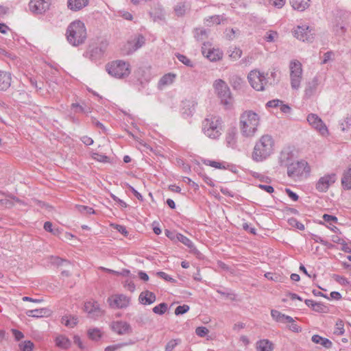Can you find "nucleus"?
I'll return each mask as SVG.
<instances>
[{
  "label": "nucleus",
  "mask_w": 351,
  "mask_h": 351,
  "mask_svg": "<svg viewBox=\"0 0 351 351\" xmlns=\"http://www.w3.org/2000/svg\"><path fill=\"white\" fill-rule=\"evenodd\" d=\"M271 315L272 318L278 322L286 323V322L293 321V317L282 314V313L277 310H271Z\"/></svg>",
  "instance_id": "27"
},
{
  "label": "nucleus",
  "mask_w": 351,
  "mask_h": 351,
  "mask_svg": "<svg viewBox=\"0 0 351 351\" xmlns=\"http://www.w3.org/2000/svg\"><path fill=\"white\" fill-rule=\"evenodd\" d=\"M226 142L228 147H234L237 143V132L235 129L229 130L226 136Z\"/></svg>",
  "instance_id": "32"
},
{
  "label": "nucleus",
  "mask_w": 351,
  "mask_h": 351,
  "mask_svg": "<svg viewBox=\"0 0 351 351\" xmlns=\"http://www.w3.org/2000/svg\"><path fill=\"white\" fill-rule=\"evenodd\" d=\"M150 66H143L136 71V77L137 80L140 82L141 84H143V82H147L151 79V71Z\"/></svg>",
  "instance_id": "18"
},
{
  "label": "nucleus",
  "mask_w": 351,
  "mask_h": 351,
  "mask_svg": "<svg viewBox=\"0 0 351 351\" xmlns=\"http://www.w3.org/2000/svg\"><path fill=\"white\" fill-rule=\"evenodd\" d=\"M188 6L184 2L178 3L174 7V12L178 16H182L188 10Z\"/></svg>",
  "instance_id": "36"
},
{
  "label": "nucleus",
  "mask_w": 351,
  "mask_h": 351,
  "mask_svg": "<svg viewBox=\"0 0 351 351\" xmlns=\"http://www.w3.org/2000/svg\"><path fill=\"white\" fill-rule=\"evenodd\" d=\"M312 341L315 343H319L326 348H330L332 343L327 338H324L318 335H314L311 339Z\"/></svg>",
  "instance_id": "30"
},
{
  "label": "nucleus",
  "mask_w": 351,
  "mask_h": 351,
  "mask_svg": "<svg viewBox=\"0 0 351 351\" xmlns=\"http://www.w3.org/2000/svg\"><path fill=\"white\" fill-rule=\"evenodd\" d=\"M275 142L273 137L264 134L256 142L252 153V159L260 162L267 159L274 152Z\"/></svg>",
  "instance_id": "2"
},
{
  "label": "nucleus",
  "mask_w": 351,
  "mask_h": 351,
  "mask_svg": "<svg viewBox=\"0 0 351 351\" xmlns=\"http://www.w3.org/2000/svg\"><path fill=\"white\" fill-rule=\"evenodd\" d=\"M109 75L116 78H123L130 74V64L123 60L112 61L106 66Z\"/></svg>",
  "instance_id": "6"
},
{
  "label": "nucleus",
  "mask_w": 351,
  "mask_h": 351,
  "mask_svg": "<svg viewBox=\"0 0 351 351\" xmlns=\"http://www.w3.org/2000/svg\"><path fill=\"white\" fill-rule=\"evenodd\" d=\"M76 208L79 212L83 214L92 215L95 214V210L91 208L84 205H76Z\"/></svg>",
  "instance_id": "44"
},
{
  "label": "nucleus",
  "mask_w": 351,
  "mask_h": 351,
  "mask_svg": "<svg viewBox=\"0 0 351 351\" xmlns=\"http://www.w3.org/2000/svg\"><path fill=\"white\" fill-rule=\"evenodd\" d=\"M11 331L16 341H20L24 337L23 333L19 330L12 329Z\"/></svg>",
  "instance_id": "62"
},
{
  "label": "nucleus",
  "mask_w": 351,
  "mask_h": 351,
  "mask_svg": "<svg viewBox=\"0 0 351 351\" xmlns=\"http://www.w3.org/2000/svg\"><path fill=\"white\" fill-rule=\"evenodd\" d=\"M261 125V117L253 110L243 112L239 117V127L241 135L245 138L254 137Z\"/></svg>",
  "instance_id": "1"
},
{
  "label": "nucleus",
  "mask_w": 351,
  "mask_h": 351,
  "mask_svg": "<svg viewBox=\"0 0 351 351\" xmlns=\"http://www.w3.org/2000/svg\"><path fill=\"white\" fill-rule=\"evenodd\" d=\"M287 169L288 176L295 180L300 179L310 171L308 163L304 160H295Z\"/></svg>",
  "instance_id": "7"
},
{
  "label": "nucleus",
  "mask_w": 351,
  "mask_h": 351,
  "mask_svg": "<svg viewBox=\"0 0 351 351\" xmlns=\"http://www.w3.org/2000/svg\"><path fill=\"white\" fill-rule=\"evenodd\" d=\"M294 154L289 147L283 149L279 156V163L280 166L287 167L295 161Z\"/></svg>",
  "instance_id": "17"
},
{
  "label": "nucleus",
  "mask_w": 351,
  "mask_h": 351,
  "mask_svg": "<svg viewBox=\"0 0 351 351\" xmlns=\"http://www.w3.org/2000/svg\"><path fill=\"white\" fill-rule=\"evenodd\" d=\"M118 232L123 234L124 236L127 237L128 235V232L126 230V228L124 226L122 225H112Z\"/></svg>",
  "instance_id": "64"
},
{
  "label": "nucleus",
  "mask_w": 351,
  "mask_h": 351,
  "mask_svg": "<svg viewBox=\"0 0 351 351\" xmlns=\"http://www.w3.org/2000/svg\"><path fill=\"white\" fill-rule=\"evenodd\" d=\"M62 323L66 326L73 328L78 323V317L73 315H64L62 317Z\"/></svg>",
  "instance_id": "31"
},
{
  "label": "nucleus",
  "mask_w": 351,
  "mask_h": 351,
  "mask_svg": "<svg viewBox=\"0 0 351 351\" xmlns=\"http://www.w3.org/2000/svg\"><path fill=\"white\" fill-rule=\"evenodd\" d=\"M332 29L337 35H342L346 32L345 24L342 22L340 23L339 20L336 19L333 25Z\"/></svg>",
  "instance_id": "38"
},
{
  "label": "nucleus",
  "mask_w": 351,
  "mask_h": 351,
  "mask_svg": "<svg viewBox=\"0 0 351 351\" xmlns=\"http://www.w3.org/2000/svg\"><path fill=\"white\" fill-rule=\"evenodd\" d=\"M176 57L180 62H182L186 66H189V67L193 66V62H191V60L189 58H188L186 56L178 53L176 55Z\"/></svg>",
  "instance_id": "46"
},
{
  "label": "nucleus",
  "mask_w": 351,
  "mask_h": 351,
  "mask_svg": "<svg viewBox=\"0 0 351 351\" xmlns=\"http://www.w3.org/2000/svg\"><path fill=\"white\" fill-rule=\"evenodd\" d=\"M204 163L206 165H209L217 169H221L223 167L220 162L214 160H205Z\"/></svg>",
  "instance_id": "58"
},
{
  "label": "nucleus",
  "mask_w": 351,
  "mask_h": 351,
  "mask_svg": "<svg viewBox=\"0 0 351 351\" xmlns=\"http://www.w3.org/2000/svg\"><path fill=\"white\" fill-rule=\"evenodd\" d=\"M71 107L73 108H76L77 110H75V112H83V113H88L90 112L89 109H85L83 106H80V104L75 103L72 104Z\"/></svg>",
  "instance_id": "61"
},
{
  "label": "nucleus",
  "mask_w": 351,
  "mask_h": 351,
  "mask_svg": "<svg viewBox=\"0 0 351 351\" xmlns=\"http://www.w3.org/2000/svg\"><path fill=\"white\" fill-rule=\"evenodd\" d=\"M208 332V329L204 326L197 327L195 330L196 335L201 337L206 336Z\"/></svg>",
  "instance_id": "55"
},
{
  "label": "nucleus",
  "mask_w": 351,
  "mask_h": 351,
  "mask_svg": "<svg viewBox=\"0 0 351 351\" xmlns=\"http://www.w3.org/2000/svg\"><path fill=\"white\" fill-rule=\"evenodd\" d=\"M19 347L21 351H32L34 345L31 341H24L19 343Z\"/></svg>",
  "instance_id": "41"
},
{
  "label": "nucleus",
  "mask_w": 351,
  "mask_h": 351,
  "mask_svg": "<svg viewBox=\"0 0 351 351\" xmlns=\"http://www.w3.org/2000/svg\"><path fill=\"white\" fill-rule=\"evenodd\" d=\"M145 43V37L141 34H138L134 40L133 51L141 48L143 45H144Z\"/></svg>",
  "instance_id": "40"
},
{
  "label": "nucleus",
  "mask_w": 351,
  "mask_h": 351,
  "mask_svg": "<svg viewBox=\"0 0 351 351\" xmlns=\"http://www.w3.org/2000/svg\"><path fill=\"white\" fill-rule=\"evenodd\" d=\"M311 0H290L291 7L298 11H304L310 5Z\"/></svg>",
  "instance_id": "25"
},
{
  "label": "nucleus",
  "mask_w": 351,
  "mask_h": 351,
  "mask_svg": "<svg viewBox=\"0 0 351 351\" xmlns=\"http://www.w3.org/2000/svg\"><path fill=\"white\" fill-rule=\"evenodd\" d=\"M209 43H204L202 47V54L210 61H217L222 58L223 53L219 49L210 47Z\"/></svg>",
  "instance_id": "15"
},
{
  "label": "nucleus",
  "mask_w": 351,
  "mask_h": 351,
  "mask_svg": "<svg viewBox=\"0 0 351 351\" xmlns=\"http://www.w3.org/2000/svg\"><path fill=\"white\" fill-rule=\"evenodd\" d=\"M177 239L180 242L182 243L188 247H189L191 249L194 248V245H193V242L189 238L184 236L183 234H178Z\"/></svg>",
  "instance_id": "42"
},
{
  "label": "nucleus",
  "mask_w": 351,
  "mask_h": 351,
  "mask_svg": "<svg viewBox=\"0 0 351 351\" xmlns=\"http://www.w3.org/2000/svg\"><path fill=\"white\" fill-rule=\"evenodd\" d=\"M269 3L276 8H281L285 3V0H269Z\"/></svg>",
  "instance_id": "60"
},
{
  "label": "nucleus",
  "mask_w": 351,
  "mask_h": 351,
  "mask_svg": "<svg viewBox=\"0 0 351 351\" xmlns=\"http://www.w3.org/2000/svg\"><path fill=\"white\" fill-rule=\"evenodd\" d=\"M167 304L165 302L160 303V304L153 308V312L156 314L163 315L167 310Z\"/></svg>",
  "instance_id": "43"
},
{
  "label": "nucleus",
  "mask_w": 351,
  "mask_h": 351,
  "mask_svg": "<svg viewBox=\"0 0 351 351\" xmlns=\"http://www.w3.org/2000/svg\"><path fill=\"white\" fill-rule=\"evenodd\" d=\"M223 131V121L218 115H208L202 121V132L208 138L217 139Z\"/></svg>",
  "instance_id": "3"
},
{
  "label": "nucleus",
  "mask_w": 351,
  "mask_h": 351,
  "mask_svg": "<svg viewBox=\"0 0 351 351\" xmlns=\"http://www.w3.org/2000/svg\"><path fill=\"white\" fill-rule=\"evenodd\" d=\"M336 175L335 173L326 175L319 179L316 184V189L319 192H326L330 186L335 183Z\"/></svg>",
  "instance_id": "16"
},
{
  "label": "nucleus",
  "mask_w": 351,
  "mask_h": 351,
  "mask_svg": "<svg viewBox=\"0 0 351 351\" xmlns=\"http://www.w3.org/2000/svg\"><path fill=\"white\" fill-rule=\"evenodd\" d=\"M88 337L90 339L97 341L102 337V332L97 328H90L87 332Z\"/></svg>",
  "instance_id": "34"
},
{
  "label": "nucleus",
  "mask_w": 351,
  "mask_h": 351,
  "mask_svg": "<svg viewBox=\"0 0 351 351\" xmlns=\"http://www.w3.org/2000/svg\"><path fill=\"white\" fill-rule=\"evenodd\" d=\"M344 333L343 322L339 320L335 325L334 334L337 335H342Z\"/></svg>",
  "instance_id": "47"
},
{
  "label": "nucleus",
  "mask_w": 351,
  "mask_h": 351,
  "mask_svg": "<svg viewBox=\"0 0 351 351\" xmlns=\"http://www.w3.org/2000/svg\"><path fill=\"white\" fill-rule=\"evenodd\" d=\"M107 302L112 308H122L129 304L130 298L123 294H115L110 296Z\"/></svg>",
  "instance_id": "13"
},
{
  "label": "nucleus",
  "mask_w": 351,
  "mask_h": 351,
  "mask_svg": "<svg viewBox=\"0 0 351 351\" xmlns=\"http://www.w3.org/2000/svg\"><path fill=\"white\" fill-rule=\"evenodd\" d=\"M56 344L59 348L66 349L70 347L71 341L65 336L60 335L56 338Z\"/></svg>",
  "instance_id": "35"
},
{
  "label": "nucleus",
  "mask_w": 351,
  "mask_h": 351,
  "mask_svg": "<svg viewBox=\"0 0 351 351\" xmlns=\"http://www.w3.org/2000/svg\"><path fill=\"white\" fill-rule=\"evenodd\" d=\"M156 295L149 291L142 292L138 297L139 302L145 305L154 303L156 301Z\"/></svg>",
  "instance_id": "21"
},
{
  "label": "nucleus",
  "mask_w": 351,
  "mask_h": 351,
  "mask_svg": "<svg viewBox=\"0 0 351 351\" xmlns=\"http://www.w3.org/2000/svg\"><path fill=\"white\" fill-rule=\"evenodd\" d=\"M179 342L180 341L178 339H172L169 341L165 346V351H173Z\"/></svg>",
  "instance_id": "51"
},
{
  "label": "nucleus",
  "mask_w": 351,
  "mask_h": 351,
  "mask_svg": "<svg viewBox=\"0 0 351 351\" xmlns=\"http://www.w3.org/2000/svg\"><path fill=\"white\" fill-rule=\"evenodd\" d=\"M189 306L184 304L182 306H178L175 310V314L176 315H182L189 311Z\"/></svg>",
  "instance_id": "49"
},
{
  "label": "nucleus",
  "mask_w": 351,
  "mask_h": 351,
  "mask_svg": "<svg viewBox=\"0 0 351 351\" xmlns=\"http://www.w3.org/2000/svg\"><path fill=\"white\" fill-rule=\"evenodd\" d=\"M89 0H68L67 6L73 11H77L88 4Z\"/></svg>",
  "instance_id": "23"
},
{
  "label": "nucleus",
  "mask_w": 351,
  "mask_h": 351,
  "mask_svg": "<svg viewBox=\"0 0 351 351\" xmlns=\"http://www.w3.org/2000/svg\"><path fill=\"white\" fill-rule=\"evenodd\" d=\"M312 27L303 25L298 26L295 31V37L302 41L312 42L315 34Z\"/></svg>",
  "instance_id": "12"
},
{
  "label": "nucleus",
  "mask_w": 351,
  "mask_h": 351,
  "mask_svg": "<svg viewBox=\"0 0 351 351\" xmlns=\"http://www.w3.org/2000/svg\"><path fill=\"white\" fill-rule=\"evenodd\" d=\"M67 40L73 46L82 44L86 38V29L84 23L80 21L72 22L66 30Z\"/></svg>",
  "instance_id": "4"
},
{
  "label": "nucleus",
  "mask_w": 351,
  "mask_h": 351,
  "mask_svg": "<svg viewBox=\"0 0 351 351\" xmlns=\"http://www.w3.org/2000/svg\"><path fill=\"white\" fill-rule=\"evenodd\" d=\"M289 223L291 226L295 227L298 230H304V226L294 218L289 219Z\"/></svg>",
  "instance_id": "52"
},
{
  "label": "nucleus",
  "mask_w": 351,
  "mask_h": 351,
  "mask_svg": "<svg viewBox=\"0 0 351 351\" xmlns=\"http://www.w3.org/2000/svg\"><path fill=\"white\" fill-rule=\"evenodd\" d=\"M307 121L313 128L319 132L321 135L326 136L328 134L326 125L316 114H309L307 117Z\"/></svg>",
  "instance_id": "11"
},
{
  "label": "nucleus",
  "mask_w": 351,
  "mask_h": 351,
  "mask_svg": "<svg viewBox=\"0 0 351 351\" xmlns=\"http://www.w3.org/2000/svg\"><path fill=\"white\" fill-rule=\"evenodd\" d=\"M241 55L242 51L239 48L234 47L233 51L230 54V56L234 60H237L241 58Z\"/></svg>",
  "instance_id": "57"
},
{
  "label": "nucleus",
  "mask_w": 351,
  "mask_h": 351,
  "mask_svg": "<svg viewBox=\"0 0 351 351\" xmlns=\"http://www.w3.org/2000/svg\"><path fill=\"white\" fill-rule=\"evenodd\" d=\"M132 51V43L128 41L121 48V52L123 55H130Z\"/></svg>",
  "instance_id": "53"
},
{
  "label": "nucleus",
  "mask_w": 351,
  "mask_h": 351,
  "mask_svg": "<svg viewBox=\"0 0 351 351\" xmlns=\"http://www.w3.org/2000/svg\"><path fill=\"white\" fill-rule=\"evenodd\" d=\"M304 302L308 306L311 307L313 310L316 312L322 313L325 311L326 306L320 302H317L308 299L305 300Z\"/></svg>",
  "instance_id": "33"
},
{
  "label": "nucleus",
  "mask_w": 351,
  "mask_h": 351,
  "mask_svg": "<svg viewBox=\"0 0 351 351\" xmlns=\"http://www.w3.org/2000/svg\"><path fill=\"white\" fill-rule=\"evenodd\" d=\"M213 87L221 103L226 108H229L232 104L233 99L228 84L223 80L219 79L215 81Z\"/></svg>",
  "instance_id": "5"
},
{
  "label": "nucleus",
  "mask_w": 351,
  "mask_h": 351,
  "mask_svg": "<svg viewBox=\"0 0 351 351\" xmlns=\"http://www.w3.org/2000/svg\"><path fill=\"white\" fill-rule=\"evenodd\" d=\"M289 69L291 88L298 90L302 80V64L298 60H293L290 62Z\"/></svg>",
  "instance_id": "8"
},
{
  "label": "nucleus",
  "mask_w": 351,
  "mask_h": 351,
  "mask_svg": "<svg viewBox=\"0 0 351 351\" xmlns=\"http://www.w3.org/2000/svg\"><path fill=\"white\" fill-rule=\"evenodd\" d=\"M256 349L258 351H272L274 345L267 339H262L256 343Z\"/></svg>",
  "instance_id": "29"
},
{
  "label": "nucleus",
  "mask_w": 351,
  "mask_h": 351,
  "mask_svg": "<svg viewBox=\"0 0 351 351\" xmlns=\"http://www.w3.org/2000/svg\"><path fill=\"white\" fill-rule=\"evenodd\" d=\"M176 77V74H173L171 73L165 74L160 78V80L158 82V88L162 89L163 87L173 84V82L175 81Z\"/></svg>",
  "instance_id": "24"
},
{
  "label": "nucleus",
  "mask_w": 351,
  "mask_h": 351,
  "mask_svg": "<svg viewBox=\"0 0 351 351\" xmlns=\"http://www.w3.org/2000/svg\"><path fill=\"white\" fill-rule=\"evenodd\" d=\"M44 229L49 232L53 234L54 235H58L60 232L58 229H53V225L50 221H46L44 223Z\"/></svg>",
  "instance_id": "48"
},
{
  "label": "nucleus",
  "mask_w": 351,
  "mask_h": 351,
  "mask_svg": "<svg viewBox=\"0 0 351 351\" xmlns=\"http://www.w3.org/2000/svg\"><path fill=\"white\" fill-rule=\"evenodd\" d=\"M319 84V80L317 76L314 77L311 81L308 82L306 84L304 90V96L306 98H310L314 95L317 90Z\"/></svg>",
  "instance_id": "19"
},
{
  "label": "nucleus",
  "mask_w": 351,
  "mask_h": 351,
  "mask_svg": "<svg viewBox=\"0 0 351 351\" xmlns=\"http://www.w3.org/2000/svg\"><path fill=\"white\" fill-rule=\"evenodd\" d=\"M277 36L278 33L276 32L270 30L265 33L264 36V39L267 42L272 43L275 41Z\"/></svg>",
  "instance_id": "45"
},
{
  "label": "nucleus",
  "mask_w": 351,
  "mask_h": 351,
  "mask_svg": "<svg viewBox=\"0 0 351 351\" xmlns=\"http://www.w3.org/2000/svg\"><path fill=\"white\" fill-rule=\"evenodd\" d=\"M47 312H48V310L46 308H38V309H34V310H29L27 311L26 314L29 317H42Z\"/></svg>",
  "instance_id": "37"
},
{
  "label": "nucleus",
  "mask_w": 351,
  "mask_h": 351,
  "mask_svg": "<svg viewBox=\"0 0 351 351\" xmlns=\"http://www.w3.org/2000/svg\"><path fill=\"white\" fill-rule=\"evenodd\" d=\"M132 136L133 139L135 140V145L138 149H141V147H144L147 149L148 148V146L147 145L145 142L143 140L141 139V134H140L139 129L137 127L134 126V125Z\"/></svg>",
  "instance_id": "26"
},
{
  "label": "nucleus",
  "mask_w": 351,
  "mask_h": 351,
  "mask_svg": "<svg viewBox=\"0 0 351 351\" xmlns=\"http://www.w3.org/2000/svg\"><path fill=\"white\" fill-rule=\"evenodd\" d=\"M194 36L198 41H203L207 38V32L202 28H196L194 32Z\"/></svg>",
  "instance_id": "39"
},
{
  "label": "nucleus",
  "mask_w": 351,
  "mask_h": 351,
  "mask_svg": "<svg viewBox=\"0 0 351 351\" xmlns=\"http://www.w3.org/2000/svg\"><path fill=\"white\" fill-rule=\"evenodd\" d=\"M322 218L325 221L328 222L330 224L332 223H336L337 221V218L335 216L330 215L328 214H324Z\"/></svg>",
  "instance_id": "63"
},
{
  "label": "nucleus",
  "mask_w": 351,
  "mask_h": 351,
  "mask_svg": "<svg viewBox=\"0 0 351 351\" xmlns=\"http://www.w3.org/2000/svg\"><path fill=\"white\" fill-rule=\"evenodd\" d=\"M11 75L9 73L0 71V90H6L11 85Z\"/></svg>",
  "instance_id": "22"
},
{
  "label": "nucleus",
  "mask_w": 351,
  "mask_h": 351,
  "mask_svg": "<svg viewBox=\"0 0 351 351\" xmlns=\"http://www.w3.org/2000/svg\"><path fill=\"white\" fill-rule=\"evenodd\" d=\"M126 344L127 343H117L114 345L108 346L104 349V351H116L122 348L123 346H125Z\"/></svg>",
  "instance_id": "59"
},
{
  "label": "nucleus",
  "mask_w": 351,
  "mask_h": 351,
  "mask_svg": "<svg viewBox=\"0 0 351 351\" xmlns=\"http://www.w3.org/2000/svg\"><path fill=\"white\" fill-rule=\"evenodd\" d=\"M84 311L88 313L89 317L93 319H97L103 315V311L101 309L99 304L94 300L86 302Z\"/></svg>",
  "instance_id": "14"
},
{
  "label": "nucleus",
  "mask_w": 351,
  "mask_h": 351,
  "mask_svg": "<svg viewBox=\"0 0 351 351\" xmlns=\"http://www.w3.org/2000/svg\"><path fill=\"white\" fill-rule=\"evenodd\" d=\"M341 184L344 189H351V168L344 171L341 178Z\"/></svg>",
  "instance_id": "28"
},
{
  "label": "nucleus",
  "mask_w": 351,
  "mask_h": 351,
  "mask_svg": "<svg viewBox=\"0 0 351 351\" xmlns=\"http://www.w3.org/2000/svg\"><path fill=\"white\" fill-rule=\"evenodd\" d=\"M223 20V17L219 15H215L209 17L206 19L207 23H212L213 24H220L221 21Z\"/></svg>",
  "instance_id": "50"
},
{
  "label": "nucleus",
  "mask_w": 351,
  "mask_h": 351,
  "mask_svg": "<svg viewBox=\"0 0 351 351\" xmlns=\"http://www.w3.org/2000/svg\"><path fill=\"white\" fill-rule=\"evenodd\" d=\"M111 329L119 335H123L129 330L130 325L125 322L114 321L111 323Z\"/></svg>",
  "instance_id": "20"
},
{
  "label": "nucleus",
  "mask_w": 351,
  "mask_h": 351,
  "mask_svg": "<svg viewBox=\"0 0 351 351\" xmlns=\"http://www.w3.org/2000/svg\"><path fill=\"white\" fill-rule=\"evenodd\" d=\"M286 323H289L290 325L289 326V329L294 332H300L302 331V328L295 322V320L293 319L291 322H286Z\"/></svg>",
  "instance_id": "54"
},
{
  "label": "nucleus",
  "mask_w": 351,
  "mask_h": 351,
  "mask_svg": "<svg viewBox=\"0 0 351 351\" xmlns=\"http://www.w3.org/2000/svg\"><path fill=\"white\" fill-rule=\"evenodd\" d=\"M247 79L252 87L258 91L263 90L267 84L265 73L258 70L251 71L247 75Z\"/></svg>",
  "instance_id": "9"
},
{
  "label": "nucleus",
  "mask_w": 351,
  "mask_h": 351,
  "mask_svg": "<svg viewBox=\"0 0 351 351\" xmlns=\"http://www.w3.org/2000/svg\"><path fill=\"white\" fill-rule=\"evenodd\" d=\"M156 275L164 279L166 281H168V282H176V280L173 279V278H171L169 275H168L167 274H166L165 272H163V271H158L156 273Z\"/></svg>",
  "instance_id": "56"
},
{
  "label": "nucleus",
  "mask_w": 351,
  "mask_h": 351,
  "mask_svg": "<svg viewBox=\"0 0 351 351\" xmlns=\"http://www.w3.org/2000/svg\"><path fill=\"white\" fill-rule=\"evenodd\" d=\"M51 0H30L29 10L34 14H43L49 10Z\"/></svg>",
  "instance_id": "10"
}]
</instances>
